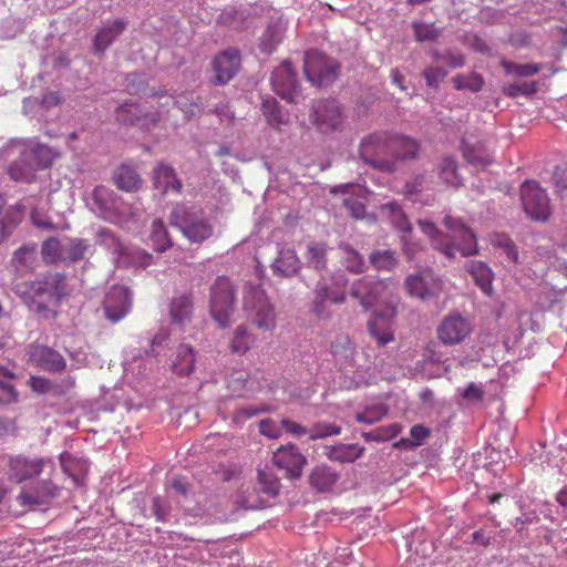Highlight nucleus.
Returning a JSON list of instances; mask_svg holds the SVG:
<instances>
[{"label":"nucleus","mask_w":567,"mask_h":567,"mask_svg":"<svg viewBox=\"0 0 567 567\" xmlns=\"http://www.w3.org/2000/svg\"><path fill=\"white\" fill-rule=\"evenodd\" d=\"M443 224L451 234L450 241L434 223L419 220L421 230L432 240L435 249L447 258H455L457 254L467 257L478 252L476 236L462 219L446 215Z\"/></svg>","instance_id":"1"},{"label":"nucleus","mask_w":567,"mask_h":567,"mask_svg":"<svg viewBox=\"0 0 567 567\" xmlns=\"http://www.w3.org/2000/svg\"><path fill=\"white\" fill-rule=\"evenodd\" d=\"M195 368V352L188 344H179L176 359L173 362L174 372L178 375H189Z\"/></svg>","instance_id":"35"},{"label":"nucleus","mask_w":567,"mask_h":567,"mask_svg":"<svg viewBox=\"0 0 567 567\" xmlns=\"http://www.w3.org/2000/svg\"><path fill=\"white\" fill-rule=\"evenodd\" d=\"M520 200L524 212L530 219L546 221L549 218V198L537 181L528 179L520 185Z\"/></svg>","instance_id":"9"},{"label":"nucleus","mask_w":567,"mask_h":567,"mask_svg":"<svg viewBox=\"0 0 567 567\" xmlns=\"http://www.w3.org/2000/svg\"><path fill=\"white\" fill-rule=\"evenodd\" d=\"M401 240L404 255L409 260H413L416 254L422 249V246L416 241L410 240L405 235L402 236Z\"/></svg>","instance_id":"64"},{"label":"nucleus","mask_w":567,"mask_h":567,"mask_svg":"<svg viewBox=\"0 0 567 567\" xmlns=\"http://www.w3.org/2000/svg\"><path fill=\"white\" fill-rule=\"evenodd\" d=\"M415 39L417 41L435 40L440 35V31L431 24L413 23Z\"/></svg>","instance_id":"57"},{"label":"nucleus","mask_w":567,"mask_h":567,"mask_svg":"<svg viewBox=\"0 0 567 567\" xmlns=\"http://www.w3.org/2000/svg\"><path fill=\"white\" fill-rule=\"evenodd\" d=\"M114 184L125 192H136L142 185V178L136 171L128 165H121L113 175Z\"/></svg>","instance_id":"29"},{"label":"nucleus","mask_w":567,"mask_h":567,"mask_svg":"<svg viewBox=\"0 0 567 567\" xmlns=\"http://www.w3.org/2000/svg\"><path fill=\"white\" fill-rule=\"evenodd\" d=\"M257 488L258 492L275 497L279 493L280 483L278 477L271 471L258 470Z\"/></svg>","instance_id":"44"},{"label":"nucleus","mask_w":567,"mask_h":567,"mask_svg":"<svg viewBox=\"0 0 567 567\" xmlns=\"http://www.w3.org/2000/svg\"><path fill=\"white\" fill-rule=\"evenodd\" d=\"M126 23L120 19L107 22L95 35V50L104 52V50L124 31Z\"/></svg>","instance_id":"28"},{"label":"nucleus","mask_w":567,"mask_h":567,"mask_svg":"<svg viewBox=\"0 0 567 567\" xmlns=\"http://www.w3.org/2000/svg\"><path fill=\"white\" fill-rule=\"evenodd\" d=\"M244 310L248 319L260 330L276 327V312L260 285H245Z\"/></svg>","instance_id":"4"},{"label":"nucleus","mask_w":567,"mask_h":567,"mask_svg":"<svg viewBox=\"0 0 567 567\" xmlns=\"http://www.w3.org/2000/svg\"><path fill=\"white\" fill-rule=\"evenodd\" d=\"M90 245L85 239H72L65 249L66 259L71 262L82 260L89 249Z\"/></svg>","instance_id":"52"},{"label":"nucleus","mask_w":567,"mask_h":567,"mask_svg":"<svg viewBox=\"0 0 567 567\" xmlns=\"http://www.w3.org/2000/svg\"><path fill=\"white\" fill-rule=\"evenodd\" d=\"M41 255L47 264H53L61 259V244L55 237H51L42 244Z\"/></svg>","instance_id":"51"},{"label":"nucleus","mask_w":567,"mask_h":567,"mask_svg":"<svg viewBox=\"0 0 567 567\" xmlns=\"http://www.w3.org/2000/svg\"><path fill=\"white\" fill-rule=\"evenodd\" d=\"M237 289L230 278L218 276L209 288V315L219 328L231 324L236 310Z\"/></svg>","instance_id":"3"},{"label":"nucleus","mask_w":567,"mask_h":567,"mask_svg":"<svg viewBox=\"0 0 567 567\" xmlns=\"http://www.w3.org/2000/svg\"><path fill=\"white\" fill-rule=\"evenodd\" d=\"M391 151L390 140L386 141L384 136L372 134L361 141L359 154L360 157L369 165L383 172H392L394 163L392 161L383 159L381 156Z\"/></svg>","instance_id":"11"},{"label":"nucleus","mask_w":567,"mask_h":567,"mask_svg":"<svg viewBox=\"0 0 567 567\" xmlns=\"http://www.w3.org/2000/svg\"><path fill=\"white\" fill-rule=\"evenodd\" d=\"M338 478V474L328 466H317L310 475L312 486L319 491H327Z\"/></svg>","instance_id":"41"},{"label":"nucleus","mask_w":567,"mask_h":567,"mask_svg":"<svg viewBox=\"0 0 567 567\" xmlns=\"http://www.w3.org/2000/svg\"><path fill=\"white\" fill-rule=\"evenodd\" d=\"M54 157L53 150L47 145H37L23 152L24 161H28L35 171L50 167Z\"/></svg>","instance_id":"30"},{"label":"nucleus","mask_w":567,"mask_h":567,"mask_svg":"<svg viewBox=\"0 0 567 567\" xmlns=\"http://www.w3.org/2000/svg\"><path fill=\"white\" fill-rule=\"evenodd\" d=\"M440 175L442 179L452 186H457L460 184V178L457 175V164L452 157H444L442 159L440 166Z\"/></svg>","instance_id":"50"},{"label":"nucleus","mask_w":567,"mask_h":567,"mask_svg":"<svg viewBox=\"0 0 567 567\" xmlns=\"http://www.w3.org/2000/svg\"><path fill=\"white\" fill-rule=\"evenodd\" d=\"M388 285L382 280L364 277L352 284L350 296L367 311L389 297Z\"/></svg>","instance_id":"12"},{"label":"nucleus","mask_w":567,"mask_h":567,"mask_svg":"<svg viewBox=\"0 0 567 567\" xmlns=\"http://www.w3.org/2000/svg\"><path fill=\"white\" fill-rule=\"evenodd\" d=\"M395 313V308L386 305L384 311H374L372 318L368 321L369 333L375 339L379 347H384L394 340L392 319Z\"/></svg>","instance_id":"19"},{"label":"nucleus","mask_w":567,"mask_h":567,"mask_svg":"<svg viewBox=\"0 0 567 567\" xmlns=\"http://www.w3.org/2000/svg\"><path fill=\"white\" fill-rule=\"evenodd\" d=\"M274 463L285 470L290 478H297L301 476L307 458L297 446L290 444L279 447L274 453Z\"/></svg>","instance_id":"21"},{"label":"nucleus","mask_w":567,"mask_h":567,"mask_svg":"<svg viewBox=\"0 0 567 567\" xmlns=\"http://www.w3.org/2000/svg\"><path fill=\"white\" fill-rule=\"evenodd\" d=\"M29 384L31 389L38 394H45L52 389L51 382L43 377L32 375L29 380Z\"/></svg>","instance_id":"59"},{"label":"nucleus","mask_w":567,"mask_h":567,"mask_svg":"<svg viewBox=\"0 0 567 567\" xmlns=\"http://www.w3.org/2000/svg\"><path fill=\"white\" fill-rule=\"evenodd\" d=\"M341 432V427L326 422H319L309 430V437L311 440L324 439L331 435H338Z\"/></svg>","instance_id":"54"},{"label":"nucleus","mask_w":567,"mask_h":567,"mask_svg":"<svg viewBox=\"0 0 567 567\" xmlns=\"http://www.w3.org/2000/svg\"><path fill=\"white\" fill-rule=\"evenodd\" d=\"M467 271L482 291L489 296L493 280V272L489 267L482 261H471Z\"/></svg>","instance_id":"34"},{"label":"nucleus","mask_w":567,"mask_h":567,"mask_svg":"<svg viewBox=\"0 0 567 567\" xmlns=\"http://www.w3.org/2000/svg\"><path fill=\"white\" fill-rule=\"evenodd\" d=\"M368 348L362 353L355 352L354 343L348 336H338L330 343V353L334 360L344 368H351L359 374L367 373L374 364L373 358L369 354Z\"/></svg>","instance_id":"6"},{"label":"nucleus","mask_w":567,"mask_h":567,"mask_svg":"<svg viewBox=\"0 0 567 567\" xmlns=\"http://www.w3.org/2000/svg\"><path fill=\"white\" fill-rule=\"evenodd\" d=\"M131 306V292L123 286L111 287L103 302L105 316L112 322L123 319L128 313Z\"/></svg>","instance_id":"18"},{"label":"nucleus","mask_w":567,"mask_h":567,"mask_svg":"<svg viewBox=\"0 0 567 567\" xmlns=\"http://www.w3.org/2000/svg\"><path fill=\"white\" fill-rule=\"evenodd\" d=\"M422 74L429 87L439 89L440 82L445 79L447 72L441 66H427Z\"/></svg>","instance_id":"55"},{"label":"nucleus","mask_w":567,"mask_h":567,"mask_svg":"<svg viewBox=\"0 0 567 567\" xmlns=\"http://www.w3.org/2000/svg\"><path fill=\"white\" fill-rule=\"evenodd\" d=\"M502 66L506 74L515 75L518 78H528L538 73L543 69L542 63H515L506 60L502 61Z\"/></svg>","instance_id":"45"},{"label":"nucleus","mask_w":567,"mask_h":567,"mask_svg":"<svg viewBox=\"0 0 567 567\" xmlns=\"http://www.w3.org/2000/svg\"><path fill=\"white\" fill-rule=\"evenodd\" d=\"M240 66V54L238 50H226L214 59L213 69L215 72V83L225 84L229 82L238 72Z\"/></svg>","instance_id":"22"},{"label":"nucleus","mask_w":567,"mask_h":567,"mask_svg":"<svg viewBox=\"0 0 567 567\" xmlns=\"http://www.w3.org/2000/svg\"><path fill=\"white\" fill-rule=\"evenodd\" d=\"M537 83L535 81L524 82L520 84H509L503 89V92L508 97H517L518 95L530 96L537 92Z\"/></svg>","instance_id":"53"},{"label":"nucleus","mask_w":567,"mask_h":567,"mask_svg":"<svg viewBox=\"0 0 567 567\" xmlns=\"http://www.w3.org/2000/svg\"><path fill=\"white\" fill-rule=\"evenodd\" d=\"M456 90L478 92L483 89L484 79L477 73L457 74L452 79Z\"/></svg>","instance_id":"46"},{"label":"nucleus","mask_w":567,"mask_h":567,"mask_svg":"<svg viewBox=\"0 0 567 567\" xmlns=\"http://www.w3.org/2000/svg\"><path fill=\"white\" fill-rule=\"evenodd\" d=\"M363 451L364 449L358 444H338L331 446L327 455L331 461L351 463L358 460Z\"/></svg>","instance_id":"37"},{"label":"nucleus","mask_w":567,"mask_h":567,"mask_svg":"<svg viewBox=\"0 0 567 567\" xmlns=\"http://www.w3.org/2000/svg\"><path fill=\"white\" fill-rule=\"evenodd\" d=\"M153 184L156 189L164 194L171 190L179 194L183 188L182 182L176 177L173 167L165 164H159L154 169Z\"/></svg>","instance_id":"24"},{"label":"nucleus","mask_w":567,"mask_h":567,"mask_svg":"<svg viewBox=\"0 0 567 567\" xmlns=\"http://www.w3.org/2000/svg\"><path fill=\"white\" fill-rule=\"evenodd\" d=\"M60 463L63 472L72 478L75 485L83 484L89 472V463L86 460L64 452L60 455Z\"/></svg>","instance_id":"25"},{"label":"nucleus","mask_w":567,"mask_h":567,"mask_svg":"<svg viewBox=\"0 0 567 567\" xmlns=\"http://www.w3.org/2000/svg\"><path fill=\"white\" fill-rule=\"evenodd\" d=\"M25 357L29 364L43 371L60 372L66 368V361L60 352L37 342L28 344Z\"/></svg>","instance_id":"14"},{"label":"nucleus","mask_w":567,"mask_h":567,"mask_svg":"<svg viewBox=\"0 0 567 567\" xmlns=\"http://www.w3.org/2000/svg\"><path fill=\"white\" fill-rule=\"evenodd\" d=\"M261 111L267 120V123L276 130H280L281 126L289 123L288 114L284 112L275 99L264 100L261 104Z\"/></svg>","instance_id":"31"},{"label":"nucleus","mask_w":567,"mask_h":567,"mask_svg":"<svg viewBox=\"0 0 567 567\" xmlns=\"http://www.w3.org/2000/svg\"><path fill=\"white\" fill-rule=\"evenodd\" d=\"M271 85L276 94L282 99L292 103L298 102V83L290 62L285 61L275 69L271 75Z\"/></svg>","instance_id":"17"},{"label":"nucleus","mask_w":567,"mask_h":567,"mask_svg":"<svg viewBox=\"0 0 567 567\" xmlns=\"http://www.w3.org/2000/svg\"><path fill=\"white\" fill-rule=\"evenodd\" d=\"M259 431L262 435L268 436L270 439H276L280 434V429L277 426L276 422L270 419H265L260 421Z\"/></svg>","instance_id":"61"},{"label":"nucleus","mask_w":567,"mask_h":567,"mask_svg":"<svg viewBox=\"0 0 567 567\" xmlns=\"http://www.w3.org/2000/svg\"><path fill=\"white\" fill-rule=\"evenodd\" d=\"M249 374L243 370L233 371L227 379V389L231 396L243 398L251 390Z\"/></svg>","instance_id":"36"},{"label":"nucleus","mask_w":567,"mask_h":567,"mask_svg":"<svg viewBox=\"0 0 567 567\" xmlns=\"http://www.w3.org/2000/svg\"><path fill=\"white\" fill-rule=\"evenodd\" d=\"M113 192L105 186H97L93 190V198L101 208H107V200L112 197Z\"/></svg>","instance_id":"62"},{"label":"nucleus","mask_w":567,"mask_h":567,"mask_svg":"<svg viewBox=\"0 0 567 567\" xmlns=\"http://www.w3.org/2000/svg\"><path fill=\"white\" fill-rule=\"evenodd\" d=\"M193 313V299L190 295H182L171 302L169 315L174 323L189 321Z\"/></svg>","instance_id":"33"},{"label":"nucleus","mask_w":567,"mask_h":567,"mask_svg":"<svg viewBox=\"0 0 567 567\" xmlns=\"http://www.w3.org/2000/svg\"><path fill=\"white\" fill-rule=\"evenodd\" d=\"M281 40L282 35L279 28L272 25L268 27L261 37L260 50L264 53L270 54Z\"/></svg>","instance_id":"49"},{"label":"nucleus","mask_w":567,"mask_h":567,"mask_svg":"<svg viewBox=\"0 0 567 567\" xmlns=\"http://www.w3.org/2000/svg\"><path fill=\"white\" fill-rule=\"evenodd\" d=\"M150 237L154 245V249L159 252L167 250L173 245L168 231L162 219H155L152 223Z\"/></svg>","instance_id":"43"},{"label":"nucleus","mask_w":567,"mask_h":567,"mask_svg":"<svg viewBox=\"0 0 567 567\" xmlns=\"http://www.w3.org/2000/svg\"><path fill=\"white\" fill-rule=\"evenodd\" d=\"M256 337L248 330L245 324L235 328L229 340V349L233 353L245 354L255 343Z\"/></svg>","instance_id":"32"},{"label":"nucleus","mask_w":567,"mask_h":567,"mask_svg":"<svg viewBox=\"0 0 567 567\" xmlns=\"http://www.w3.org/2000/svg\"><path fill=\"white\" fill-rule=\"evenodd\" d=\"M341 262L343 267L352 274H361L364 270V259L362 255L348 244H340Z\"/></svg>","instance_id":"39"},{"label":"nucleus","mask_w":567,"mask_h":567,"mask_svg":"<svg viewBox=\"0 0 567 567\" xmlns=\"http://www.w3.org/2000/svg\"><path fill=\"white\" fill-rule=\"evenodd\" d=\"M47 468L49 475L54 471V464L49 458L16 455L9 458L6 474L10 482L21 484L39 477Z\"/></svg>","instance_id":"7"},{"label":"nucleus","mask_w":567,"mask_h":567,"mask_svg":"<svg viewBox=\"0 0 567 567\" xmlns=\"http://www.w3.org/2000/svg\"><path fill=\"white\" fill-rule=\"evenodd\" d=\"M61 488L49 477L29 487L22 488L17 496L18 503L23 507L35 509L47 506L60 495Z\"/></svg>","instance_id":"13"},{"label":"nucleus","mask_w":567,"mask_h":567,"mask_svg":"<svg viewBox=\"0 0 567 567\" xmlns=\"http://www.w3.org/2000/svg\"><path fill=\"white\" fill-rule=\"evenodd\" d=\"M35 169L28 161H24L23 153L21 154V157L16 161L10 167H9V175L10 177L16 182L21 183H31L35 178Z\"/></svg>","instance_id":"42"},{"label":"nucleus","mask_w":567,"mask_h":567,"mask_svg":"<svg viewBox=\"0 0 567 567\" xmlns=\"http://www.w3.org/2000/svg\"><path fill=\"white\" fill-rule=\"evenodd\" d=\"M463 154L465 159L473 165H487L491 163L489 156L480 147L465 145Z\"/></svg>","instance_id":"56"},{"label":"nucleus","mask_w":567,"mask_h":567,"mask_svg":"<svg viewBox=\"0 0 567 567\" xmlns=\"http://www.w3.org/2000/svg\"><path fill=\"white\" fill-rule=\"evenodd\" d=\"M307 260L318 270L327 265V247L324 244L311 243L307 249Z\"/></svg>","instance_id":"48"},{"label":"nucleus","mask_w":567,"mask_h":567,"mask_svg":"<svg viewBox=\"0 0 567 567\" xmlns=\"http://www.w3.org/2000/svg\"><path fill=\"white\" fill-rule=\"evenodd\" d=\"M471 332V321L458 313L445 317L437 327V338L445 346L463 342Z\"/></svg>","instance_id":"16"},{"label":"nucleus","mask_w":567,"mask_h":567,"mask_svg":"<svg viewBox=\"0 0 567 567\" xmlns=\"http://www.w3.org/2000/svg\"><path fill=\"white\" fill-rule=\"evenodd\" d=\"M64 275L50 272L34 281L14 284L13 291L32 311L45 315L60 305L64 293Z\"/></svg>","instance_id":"2"},{"label":"nucleus","mask_w":567,"mask_h":567,"mask_svg":"<svg viewBox=\"0 0 567 567\" xmlns=\"http://www.w3.org/2000/svg\"><path fill=\"white\" fill-rule=\"evenodd\" d=\"M369 261L377 270H392L396 265V258L391 250H375L370 254Z\"/></svg>","instance_id":"47"},{"label":"nucleus","mask_w":567,"mask_h":567,"mask_svg":"<svg viewBox=\"0 0 567 567\" xmlns=\"http://www.w3.org/2000/svg\"><path fill=\"white\" fill-rule=\"evenodd\" d=\"M391 152L398 158H413L419 152L415 140L406 136H396L390 140Z\"/></svg>","instance_id":"40"},{"label":"nucleus","mask_w":567,"mask_h":567,"mask_svg":"<svg viewBox=\"0 0 567 567\" xmlns=\"http://www.w3.org/2000/svg\"><path fill=\"white\" fill-rule=\"evenodd\" d=\"M348 188L357 190L355 196L347 197L343 200L344 207L349 210L350 215L355 219H363L365 217V204L363 194L365 190L359 185L344 184L332 188V193L346 192Z\"/></svg>","instance_id":"27"},{"label":"nucleus","mask_w":567,"mask_h":567,"mask_svg":"<svg viewBox=\"0 0 567 567\" xmlns=\"http://www.w3.org/2000/svg\"><path fill=\"white\" fill-rule=\"evenodd\" d=\"M117 120L124 124H136L141 127L147 128L155 125L159 121V112L157 113H142L138 104L126 102L118 106L116 111Z\"/></svg>","instance_id":"23"},{"label":"nucleus","mask_w":567,"mask_h":567,"mask_svg":"<svg viewBox=\"0 0 567 567\" xmlns=\"http://www.w3.org/2000/svg\"><path fill=\"white\" fill-rule=\"evenodd\" d=\"M303 71L312 85L324 86L337 79L339 64L322 52L312 50L306 53Z\"/></svg>","instance_id":"8"},{"label":"nucleus","mask_w":567,"mask_h":567,"mask_svg":"<svg viewBox=\"0 0 567 567\" xmlns=\"http://www.w3.org/2000/svg\"><path fill=\"white\" fill-rule=\"evenodd\" d=\"M462 396L467 401H481L484 396L482 386L471 382L462 392Z\"/></svg>","instance_id":"63"},{"label":"nucleus","mask_w":567,"mask_h":567,"mask_svg":"<svg viewBox=\"0 0 567 567\" xmlns=\"http://www.w3.org/2000/svg\"><path fill=\"white\" fill-rule=\"evenodd\" d=\"M168 220L171 226L178 228L192 243H203L213 235V225L182 204L174 206Z\"/></svg>","instance_id":"5"},{"label":"nucleus","mask_w":567,"mask_h":567,"mask_svg":"<svg viewBox=\"0 0 567 567\" xmlns=\"http://www.w3.org/2000/svg\"><path fill=\"white\" fill-rule=\"evenodd\" d=\"M145 95L151 99H157L159 101L161 107L171 106V105L175 104L174 95L168 93L165 90H159V91L151 90V92L145 93Z\"/></svg>","instance_id":"60"},{"label":"nucleus","mask_w":567,"mask_h":567,"mask_svg":"<svg viewBox=\"0 0 567 567\" xmlns=\"http://www.w3.org/2000/svg\"><path fill=\"white\" fill-rule=\"evenodd\" d=\"M311 123L321 133L328 134L338 130L343 121L340 105L336 101H317L312 105Z\"/></svg>","instance_id":"15"},{"label":"nucleus","mask_w":567,"mask_h":567,"mask_svg":"<svg viewBox=\"0 0 567 567\" xmlns=\"http://www.w3.org/2000/svg\"><path fill=\"white\" fill-rule=\"evenodd\" d=\"M271 268L274 274L279 277H291L300 270V260L293 249L285 248L279 250Z\"/></svg>","instance_id":"26"},{"label":"nucleus","mask_w":567,"mask_h":567,"mask_svg":"<svg viewBox=\"0 0 567 567\" xmlns=\"http://www.w3.org/2000/svg\"><path fill=\"white\" fill-rule=\"evenodd\" d=\"M405 288L409 295L426 300L436 297L442 291L441 279L432 272L425 271L421 275H411L405 279Z\"/></svg>","instance_id":"20"},{"label":"nucleus","mask_w":567,"mask_h":567,"mask_svg":"<svg viewBox=\"0 0 567 567\" xmlns=\"http://www.w3.org/2000/svg\"><path fill=\"white\" fill-rule=\"evenodd\" d=\"M126 90L130 94L145 93V82L138 74H128L126 78Z\"/></svg>","instance_id":"58"},{"label":"nucleus","mask_w":567,"mask_h":567,"mask_svg":"<svg viewBox=\"0 0 567 567\" xmlns=\"http://www.w3.org/2000/svg\"><path fill=\"white\" fill-rule=\"evenodd\" d=\"M13 379V372L0 365V404L18 402L19 392L12 383Z\"/></svg>","instance_id":"38"},{"label":"nucleus","mask_w":567,"mask_h":567,"mask_svg":"<svg viewBox=\"0 0 567 567\" xmlns=\"http://www.w3.org/2000/svg\"><path fill=\"white\" fill-rule=\"evenodd\" d=\"M348 279L343 274H334L332 284H322L316 288L312 311L319 318L328 316L327 302L341 305L346 301V286Z\"/></svg>","instance_id":"10"}]
</instances>
